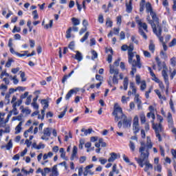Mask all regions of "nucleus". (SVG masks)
Here are the masks:
<instances>
[{
	"label": "nucleus",
	"instance_id": "obj_1",
	"mask_svg": "<svg viewBox=\"0 0 176 176\" xmlns=\"http://www.w3.org/2000/svg\"><path fill=\"white\" fill-rule=\"evenodd\" d=\"M153 146V144H152V142H151V138H149V137H147L146 144L144 142H141V146L139 148L140 157H135V160L142 168L144 167V162H145L146 159H148L149 149H152Z\"/></svg>",
	"mask_w": 176,
	"mask_h": 176
},
{
	"label": "nucleus",
	"instance_id": "obj_2",
	"mask_svg": "<svg viewBox=\"0 0 176 176\" xmlns=\"http://www.w3.org/2000/svg\"><path fill=\"white\" fill-rule=\"evenodd\" d=\"M112 115L115 116V122H119L120 119H122L124 129L131 126V120L127 119V116L123 113V110L122 107H119V104L115 103Z\"/></svg>",
	"mask_w": 176,
	"mask_h": 176
},
{
	"label": "nucleus",
	"instance_id": "obj_3",
	"mask_svg": "<svg viewBox=\"0 0 176 176\" xmlns=\"http://www.w3.org/2000/svg\"><path fill=\"white\" fill-rule=\"evenodd\" d=\"M109 73L112 75L113 74V77L109 76V79L107 80V83L110 87H113V85H118L119 84V78L118 76H119V69H115V67L112 65H109ZM113 83V85H112Z\"/></svg>",
	"mask_w": 176,
	"mask_h": 176
},
{
	"label": "nucleus",
	"instance_id": "obj_4",
	"mask_svg": "<svg viewBox=\"0 0 176 176\" xmlns=\"http://www.w3.org/2000/svg\"><path fill=\"white\" fill-rule=\"evenodd\" d=\"M133 58H134V53H128L129 64H131L132 67H137L138 68L141 69L142 67V63H141V58L140 57V55H136V60H133Z\"/></svg>",
	"mask_w": 176,
	"mask_h": 176
},
{
	"label": "nucleus",
	"instance_id": "obj_5",
	"mask_svg": "<svg viewBox=\"0 0 176 176\" xmlns=\"http://www.w3.org/2000/svg\"><path fill=\"white\" fill-rule=\"evenodd\" d=\"M153 129L155 130V135L157 138H158V141L162 142V136L160 135V133L163 131V126L162 124H155V122L153 120H151Z\"/></svg>",
	"mask_w": 176,
	"mask_h": 176
},
{
	"label": "nucleus",
	"instance_id": "obj_6",
	"mask_svg": "<svg viewBox=\"0 0 176 176\" xmlns=\"http://www.w3.org/2000/svg\"><path fill=\"white\" fill-rule=\"evenodd\" d=\"M151 24H152L153 32H154L156 36H157L159 41H161L162 44L164 43V38L162 36V26H160L159 23L157 24V27L155 26L153 23Z\"/></svg>",
	"mask_w": 176,
	"mask_h": 176
},
{
	"label": "nucleus",
	"instance_id": "obj_7",
	"mask_svg": "<svg viewBox=\"0 0 176 176\" xmlns=\"http://www.w3.org/2000/svg\"><path fill=\"white\" fill-rule=\"evenodd\" d=\"M146 13H150V15L156 24H159V18L157 17V15H156V12H153L152 5L149 2L146 3Z\"/></svg>",
	"mask_w": 176,
	"mask_h": 176
},
{
	"label": "nucleus",
	"instance_id": "obj_8",
	"mask_svg": "<svg viewBox=\"0 0 176 176\" xmlns=\"http://www.w3.org/2000/svg\"><path fill=\"white\" fill-rule=\"evenodd\" d=\"M144 162H143V167H144V166H145L144 171L146 173H148V171L149 170H153V165H152L151 163H149L148 158L146 159Z\"/></svg>",
	"mask_w": 176,
	"mask_h": 176
},
{
	"label": "nucleus",
	"instance_id": "obj_9",
	"mask_svg": "<svg viewBox=\"0 0 176 176\" xmlns=\"http://www.w3.org/2000/svg\"><path fill=\"white\" fill-rule=\"evenodd\" d=\"M43 134L44 135L41 137V140H45L46 141H47L49 140V138H46V137H50V135H52L50 128L44 129Z\"/></svg>",
	"mask_w": 176,
	"mask_h": 176
},
{
	"label": "nucleus",
	"instance_id": "obj_10",
	"mask_svg": "<svg viewBox=\"0 0 176 176\" xmlns=\"http://www.w3.org/2000/svg\"><path fill=\"white\" fill-rule=\"evenodd\" d=\"M134 100L137 104L138 109H141L142 108V102L140 100V94H135Z\"/></svg>",
	"mask_w": 176,
	"mask_h": 176
},
{
	"label": "nucleus",
	"instance_id": "obj_11",
	"mask_svg": "<svg viewBox=\"0 0 176 176\" xmlns=\"http://www.w3.org/2000/svg\"><path fill=\"white\" fill-rule=\"evenodd\" d=\"M126 12L127 13L133 12V0H129V3H126Z\"/></svg>",
	"mask_w": 176,
	"mask_h": 176
},
{
	"label": "nucleus",
	"instance_id": "obj_12",
	"mask_svg": "<svg viewBox=\"0 0 176 176\" xmlns=\"http://www.w3.org/2000/svg\"><path fill=\"white\" fill-rule=\"evenodd\" d=\"M137 24L140 25L146 32H148V25H146L145 23H142L141 20H136Z\"/></svg>",
	"mask_w": 176,
	"mask_h": 176
},
{
	"label": "nucleus",
	"instance_id": "obj_13",
	"mask_svg": "<svg viewBox=\"0 0 176 176\" xmlns=\"http://www.w3.org/2000/svg\"><path fill=\"white\" fill-rule=\"evenodd\" d=\"M111 157L109 158L108 162L109 163H112L113 162H115V160H116V159H118V154H116V153H111L110 154Z\"/></svg>",
	"mask_w": 176,
	"mask_h": 176
},
{
	"label": "nucleus",
	"instance_id": "obj_14",
	"mask_svg": "<svg viewBox=\"0 0 176 176\" xmlns=\"http://www.w3.org/2000/svg\"><path fill=\"white\" fill-rule=\"evenodd\" d=\"M162 74L166 85L168 86V75L167 74V72L166 70H162Z\"/></svg>",
	"mask_w": 176,
	"mask_h": 176
},
{
	"label": "nucleus",
	"instance_id": "obj_15",
	"mask_svg": "<svg viewBox=\"0 0 176 176\" xmlns=\"http://www.w3.org/2000/svg\"><path fill=\"white\" fill-rule=\"evenodd\" d=\"M74 70H72L68 75H65L62 79V83L63 85H65V82L68 80V78H71L72 76V74H74Z\"/></svg>",
	"mask_w": 176,
	"mask_h": 176
},
{
	"label": "nucleus",
	"instance_id": "obj_16",
	"mask_svg": "<svg viewBox=\"0 0 176 176\" xmlns=\"http://www.w3.org/2000/svg\"><path fill=\"white\" fill-rule=\"evenodd\" d=\"M76 55L74 58L77 60V61H82L83 60V56H82V53L79 51H76Z\"/></svg>",
	"mask_w": 176,
	"mask_h": 176
},
{
	"label": "nucleus",
	"instance_id": "obj_17",
	"mask_svg": "<svg viewBox=\"0 0 176 176\" xmlns=\"http://www.w3.org/2000/svg\"><path fill=\"white\" fill-rule=\"evenodd\" d=\"M117 167L116 164H114L112 167V171L109 173V176H113V173H116V174H119V170L116 169Z\"/></svg>",
	"mask_w": 176,
	"mask_h": 176
},
{
	"label": "nucleus",
	"instance_id": "obj_18",
	"mask_svg": "<svg viewBox=\"0 0 176 176\" xmlns=\"http://www.w3.org/2000/svg\"><path fill=\"white\" fill-rule=\"evenodd\" d=\"M76 153H78V147H76V146H74L73 148V151L72 157H70V160H74L75 157H76Z\"/></svg>",
	"mask_w": 176,
	"mask_h": 176
},
{
	"label": "nucleus",
	"instance_id": "obj_19",
	"mask_svg": "<svg viewBox=\"0 0 176 176\" xmlns=\"http://www.w3.org/2000/svg\"><path fill=\"white\" fill-rule=\"evenodd\" d=\"M133 130L134 134L140 133V125L139 124H133Z\"/></svg>",
	"mask_w": 176,
	"mask_h": 176
},
{
	"label": "nucleus",
	"instance_id": "obj_20",
	"mask_svg": "<svg viewBox=\"0 0 176 176\" xmlns=\"http://www.w3.org/2000/svg\"><path fill=\"white\" fill-rule=\"evenodd\" d=\"M74 93H76V90L75 89H71L67 94L65 96V100H69V98L71 97H72V94H74Z\"/></svg>",
	"mask_w": 176,
	"mask_h": 176
},
{
	"label": "nucleus",
	"instance_id": "obj_21",
	"mask_svg": "<svg viewBox=\"0 0 176 176\" xmlns=\"http://www.w3.org/2000/svg\"><path fill=\"white\" fill-rule=\"evenodd\" d=\"M21 126H23V122H20L15 128V134H19L21 132Z\"/></svg>",
	"mask_w": 176,
	"mask_h": 176
},
{
	"label": "nucleus",
	"instance_id": "obj_22",
	"mask_svg": "<svg viewBox=\"0 0 176 176\" xmlns=\"http://www.w3.org/2000/svg\"><path fill=\"white\" fill-rule=\"evenodd\" d=\"M123 86H124V90H127V89H129V78L125 77L124 78V81H123Z\"/></svg>",
	"mask_w": 176,
	"mask_h": 176
},
{
	"label": "nucleus",
	"instance_id": "obj_23",
	"mask_svg": "<svg viewBox=\"0 0 176 176\" xmlns=\"http://www.w3.org/2000/svg\"><path fill=\"white\" fill-rule=\"evenodd\" d=\"M52 174H50V175L58 176V170H57V165H54L52 167Z\"/></svg>",
	"mask_w": 176,
	"mask_h": 176
},
{
	"label": "nucleus",
	"instance_id": "obj_24",
	"mask_svg": "<svg viewBox=\"0 0 176 176\" xmlns=\"http://www.w3.org/2000/svg\"><path fill=\"white\" fill-rule=\"evenodd\" d=\"M10 53H12V54H16V56H18V57H24V56H25V54H21L19 52H16L14 51V49H13L12 47H10Z\"/></svg>",
	"mask_w": 176,
	"mask_h": 176
},
{
	"label": "nucleus",
	"instance_id": "obj_25",
	"mask_svg": "<svg viewBox=\"0 0 176 176\" xmlns=\"http://www.w3.org/2000/svg\"><path fill=\"white\" fill-rule=\"evenodd\" d=\"M67 111H68V107H65L64 109V111L60 113L59 116H58V118L59 119H63L64 116H65V113H67Z\"/></svg>",
	"mask_w": 176,
	"mask_h": 176
},
{
	"label": "nucleus",
	"instance_id": "obj_26",
	"mask_svg": "<svg viewBox=\"0 0 176 176\" xmlns=\"http://www.w3.org/2000/svg\"><path fill=\"white\" fill-rule=\"evenodd\" d=\"M148 49L150 52H152V53L155 52V44L153 43V41H150V44L148 45Z\"/></svg>",
	"mask_w": 176,
	"mask_h": 176
},
{
	"label": "nucleus",
	"instance_id": "obj_27",
	"mask_svg": "<svg viewBox=\"0 0 176 176\" xmlns=\"http://www.w3.org/2000/svg\"><path fill=\"white\" fill-rule=\"evenodd\" d=\"M90 35V33L89 32H87L84 36L80 40V41L83 43V42H85L87 41V38H89V36Z\"/></svg>",
	"mask_w": 176,
	"mask_h": 176
},
{
	"label": "nucleus",
	"instance_id": "obj_28",
	"mask_svg": "<svg viewBox=\"0 0 176 176\" xmlns=\"http://www.w3.org/2000/svg\"><path fill=\"white\" fill-rule=\"evenodd\" d=\"M145 9V0H142L140 3V12H142Z\"/></svg>",
	"mask_w": 176,
	"mask_h": 176
},
{
	"label": "nucleus",
	"instance_id": "obj_29",
	"mask_svg": "<svg viewBox=\"0 0 176 176\" xmlns=\"http://www.w3.org/2000/svg\"><path fill=\"white\" fill-rule=\"evenodd\" d=\"M72 22L73 23V25H79L80 24V21L76 18H72Z\"/></svg>",
	"mask_w": 176,
	"mask_h": 176
},
{
	"label": "nucleus",
	"instance_id": "obj_30",
	"mask_svg": "<svg viewBox=\"0 0 176 176\" xmlns=\"http://www.w3.org/2000/svg\"><path fill=\"white\" fill-rule=\"evenodd\" d=\"M6 148L7 151H10L12 148H13V142H12V140H10L7 145L6 146Z\"/></svg>",
	"mask_w": 176,
	"mask_h": 176
},
{
	"label": "nucleus",
	"instance_id": "obj_31",
	"mask_svg": "<svg viewBox=\"0 0 176 176\" xmlns=\"http://www.w3.org/2000/svg\"><path fill=\"white\" fill-rule=\"evenodd\" d=\"M129 148L131 152H134L135 151V144L133 141L129 142Z\"/></svg>",
	"mask_w": 176,
	"mask_h": 176
},
{
	"label": "nucleus",
	"instance_id": "obj_32",
	"mask_svg": "<svg viewBox=\"0 0 176 176\" xmlns=\"http://www.w3.org/2000/svg\"><path fill=\"white\" fill-rule=\"evenodd\" d=\"M91 53L92 54L91 60H96V58L98 57V54L97 53V52H96V50H91Z\"/></svg>",
	"mask_w": 176,
	"mask_h": 176
},
{
	"label": "nucleus",
	"instance_id": "obj_33",
	"mask_svg": "<svg viewBox=\"0 0 176 176\" xmlns=\"http://www.w3.org/2000/svg\"><path fill=\"white\" fill-rule=\"evenodd\" d=\"M147 21H148V24H151V28H152V23L155 26L157 27V24H156V22L153 19L151 20V16H148L146 18Z\"/></svg>",
	"mask_w": 176,
	"mask_h": 176
},
{
	"label": "nucleus",
	"instance_id": "obj_34",
	"mask_svg": "<svg viewBox=\"0 0 176 176\" xmlns=\"http://www.w3.org/2000/svg\"><path fill=\"white\" fill-rule=\"evenodd\" d=\"M139 34L144 38V39H148V36L144 32V30L141 28L139 29Z\"/></svg>",
	"mask_w": 176,
	"mask_h": 176
},
{
	"label": "nucleus",
	"instance_id": "obj_35",
	"mask_svg": "<svg viewBox=\"0 0 176 176\" xmlns=\"http://www.w3.org/2000/svg\"><path fill=\"white\" fill-rule=\"evenodd\" d=\"M140 121L142 124H144L146 122V117H145V114H140Z\"/></svg>",
	"mask_w": 176,
	"mask_h": 176
},
{
	"label": "nucleus",
	"instance_id": "obj_36",
	"mask_svg": "<svg viewBox=\"0 0 176 176\" xmlns=\"http://www.w3.org/2000/svg\"><path fill=\"white\" fill-rule=\"evenodd\" d=\"M71 32H72V28H69V29L66 31V38L67 39L71 38Z\"/></svg>",
	"mask_w": 176,
	"mask_h": 176
},
{
	"label": "nucleus",
	"instance_id": "obj_37",
	"mask_svg": "<svg viewBox=\"0 0 176 176\" xmlns=\"http://www.w3.org/2000/svg\"><path fill=\"white\" fill-rule=\"evenodd\" d=\"M168 123L169 124H173V115H171V113H168Z\"/></svg>",
	"mask_w": 176,
	"mask_h": 176
},
{
	"label": "nucleus",
	"instance_id": "obj_38",
	"mask_svg": "<svg viewBox=\"0 0 176 176\" xmlns=\"http://www.w3.org/2000/svg\"><path fill=\"white\" fill-rule=\"evenodd\" d=\"M146 89V82H145V80L142 81V84L140 86V90L142 91H144V90H145Z\"/></svg>",
	"mask_w": 176,
	"mask_h": 176
},
{
	"label": "nucleus",
	"instance_id": "obj_39",
	"mask_svg": "<svg viewBox=\"0 0 176 176\" xmlns=\"http://www.w3.org/2000/svg\"><path fill=\"white\" fill-rule=\"evenodd\" d=\"M21 82H25L27 80V78H25V72L21 71Z\"/></svg>",
	"mask_w": 176,
	"mask_h": 176
},
{
	"label": "nucleus",
	"instance_id": "obj_40",
	"mask_svg": "<svg viewBox=\"0 0 176 176\" xmlns=\"http://www.w3.org/2000/svg\"><path fill=\"white\" fill-rule=\"evenodd\" d=\"M52 27H53V20H50V23L49 24H46L44 26V28H45V30H49V28H52Z\"/></svg>",
	"mask_w": 176,
	"mask_h": 176
},
{
	"label": "nucleus",
	"instance_id": "obj_41",
	"mask_svg": "<svg viewBox=\"0 0 176 176\" xmlns=\"http://www.w3.org/2000/svg\"><path fill=\"white\" fill-rule=\"evenodd\" d=\"M41 104H43L45 106L43 107L44 109H46L49 107V102L46 100V99L41 100Z\"/></svg>",
	"mask_w": 176,
	"mask_h": 176
},
{
	"label": "nucleus",
	"instance_id": "obj_42",
	"mask_svg": "<svg viewBox=\"0 0 176 176\" xmlns=\"http://www.w3.org/2000/svg\"><path fill=\"white\" fill-rule=\"evenodd\" d=\"M106 25H107V27H109V28L112 27L113 22H112V21H111L110 18L107 19Z\"/></svg>",
	"mask_w": 176,
	"mask_h": 176
},
{
	"label": "nucleus",
	"instance_id": "obj_43",
	"mask_svg": "<svg viewBox=\"0 0 176 176\" xmlns=\"http://www.w3.org/2000/svg\"><path fill=\"white\" fill-rule=\"evenodd\" d=\"M13 59L12 58H9L8 62L6 63V67L7 68H10L11 65H12V63H13Z\"/></svg>",
	"mask_w": 176,
	"mask_h": 176
},
{
	"label": "nucleus",
	"instance_id": "obj_44",
	"mask_svg": "<svg viewBox=\"0 0 176 176\" xmlns=\"http://www.w3.org/2000/svg\"><path fill=\"white\" fill-rule=\"evenodd\" d=\"M147 118H151L153 120V122H155V113L150 112L147 113Z\"/></svg>",
	"mask_w": 176,
	"mask_h": 176
},
{
	"label": "nucleus",
	"instance_id": "obj_45",
	"mask_svg": "<svg viewBox=\"0 0 176 176\" xmlns=\"http://www.w3.org/2000/svg\"><path fill=\"white\" fill-rule=\"evenodd\" d=\"M32 14L34 15L33 19L34 20H36V19H39V15H38V11L34 10L32 12Z\"/></svg>",
	"mask_w": 176,
	"mask_h": 176
},
{
	"label": "nucleus",
	"instance_id": "obj_46",
	"mask_svg": "<svg viewBox=\"0 0 176 176\" xmlns=\"http://www.w3.org/2000/svg\"><path fill=\"white\" fill-rule=\"evenodd\" d=\"M31 98H32V96H29L27 97L26 101L25 102V105H30V104H31Z\"/></svg>",
	"mask_w": 176,
	"mask_h": 176
},
{
	"label": "nucleus",
	"instance_id": "obj_47",
	"mask_svg": "<svg viewBox=\"0 0 176 176\" xmlns=\"http://www.w3.org/2000/svg\"><path fill=\"white\" fill-rule=\"evenodd\" d=\"M154 170H156L158 173H162V165L157 164L154 167Z\"/></svg>",
	"mask_w": 176,
	"mask_h": 176
},
{
	"label": "nucleus",
	"instance_id": "obj_48",
	"mask_svg": "<svg viewBox=\"0 0 176 176\" xmlns=\"http://www.w3.org/2000/svg\"><path fill=\"white\" fill-rule=\"evenodd\" d=\"M116 21H117V24H118V25H120V24H122V16L119 15L116 17Z\"/></svg>",
	"mask_w": 176,
	"mask_h": 176
},
{
	"label": "nucleus",
	"instance_id": "obj_49",
	"mask_svg": "<svg viewBox=\"0 0 176 176\" xmlns=\"http://www.w3.org/2000/svg\"><path fill=\"white\" fill-rule=\"evenodd\" d=\"M137 66H132L131 71V75L132 76H134V74L137 72V68H135Z\"/></svg>",
	"mask_w": 176,
	"mask_h": 176
},
{
	"label": "nucleus",
	"instance_id": "obj_50",
	"mask_svg": "<svg viewBox=\"0 0 176 176\" xmlns=\"http://www.w3.org/2000/svg\"><path fill=\"white\" fill-rule=\"evenodd\" d=\"M133 50H134V45L130 44L129 46H128V54L133 53Z\"/></svg>",
	"mask_w": 176,
	"mask_h": 176
},
{
	"label": "nucleus",
	"instance_id": "obj_51",
	"mask_svg": "<svg viewBox=\"0 0 176 176\" xmlns=\"http://www.w3.org/2000/svg\"><path fill=\"white\" fill-rule=\"evenodd\" d=\"M96 80H99V82H102V80H104V77H102L100 75L96 74Z\"/></svg>",
	"mask_w": 176,
	"mask_h": 176
},
{
	"label": "nucleus",
	"instance_id": "obj_52",
	"mask_svg": "<svg viewBox=\"0 0 176 176\" xmlns=\"http://www.w3.org/2000/svg\"><path fill=\"white\" fill-rule=\"evenodd\" d=\"M170 64L173 67H175V65H176V58L175 57H173L170 59Z\"/></svg>",
	"mask_w": 176,
	"mask_h": 176
},
{
	"label": "nucleus",
	"instance_id": "obj_53",
	"mask_svg": "<svg viewBox=\"0 0 176 176\" xmlns=\"http://www.w3.org/2000/svg\"><path fill=\"white\" fill-rule=\"evenodd\" d=\"M4 76L9 77V74L7 73L6 71H3V72H1V74L0 75L1 79H2V78H3Z\"/></svg>",
	"mask_w": 176,
	"mask_h": 176
},
{
	"label": "nucleus",
	"instance_id": "obj_54",
	"mask_svg": "<svg viewBox=\"0 0 176 176\" xmlns=\"http://www.w3.org/2000/svg\"><path fill=\"white\" fill-rule=\"evenodd\" d=\"M87 31V28H81L79 32V35H83V34H85V32H86Z\"/></svg>",
	"mask_w": 176,
	"mask_h": 176
},
{
	"label": "nucleus",
	"instance_id": "obj_55",
	"mask_svg": "<svg viewBox=\"0 0 176 176\" xmlns=\"http://www.w3.org/2000/svg\"><path fill=\"white\" fill-rule=\"evenodd\" d=\"M135 80H136V83L138 85H140V83H141V76L140 75H136L135 76Z\"/></svg>",
	"mask_w": 176,
	"mask_h": 176
},
{
	"label": "nucleus",
	"instance_id": "obj_56",
	"mask_svg": "<svg viewBox=\"0 0 176 176\" xmlns=\"http://www.w3.org/2000/svg\"><path fill=\"white\" fill-rule=\"evenodd\" d=\"M12 80H13L14 85H17L19 83V79H17V76H14L12 78Z\"/></svg>",
	"mask_w": 176,
	"mask_h": 176
},
{
	"label": "nucleus",
	"instance_id": "obj_57",
	"mask_svg": "<svg viewBox=\"0 0 176 176\" xmlns=\"http://www.w3.org/2000/svg\"><path fill=\"white\" fill-rule=\"evenodd\" d=\"M23 113H25L26 115H30L31 113V109H23L22 110Z\"/></svg>",
	"mask_w": 176,
	"mask_h": 176
},
{
	"label": "nucleus",
	"instance_id": "obj_58",
	"mask_svg": "<svg viewBox=\"0 0 176 176\" xmlns=\"http://www.w3.org/2000/svg\"><path fill=\"white\" fill-rule=\"evenodd\" d=\"M10 118H12V111L9 112V114L7 116V118L4 122L5 124L8 123V122H9V120L10 119Z\"/></svg>",
	"mask_w": 176,
	"mask_h": 176
},
{
	"label": "nucleus",
	"instance_id": "obj_59",
	"mask_svg": "<svg viewBox=\"0 0 176 176\" xmlns=\"http://www.w3.org/2000/svg\"><path fill=\"white\" fill-rule=\"evenodd\" d=\"M36 149H45V144L39 143L38 145L36 147Z\"/></svg>",
	"mask_w": 176,
	"mask_h": 176
},
{
	"label": "nucleus",
	"instance_id": "obj_60",
	"mask_svg": "<svg viewBox=\"0 0 176 176\" xmlns=\"http://www.w3.org/2000/svg\"><path fill=\"white\" fill-rule=\"evenodd\" d=\"M20 31H21V28L14 26V29L12 30V33L14 34L15 32H20Z\"/></svg>",
	"mask_w": 176,
	"mask_h": 176
},
{
	"label": "nucleus",
	"instance_id": "obj_61",
	"mask_svg": "<svg viewBox=\"0 0 176 176\" xmlns=\"http://www.w3.org/2000/svg\"><path fill=\"white\" fill-rule=\"evenodd\" d=\"M176 45V38H173L172 41L169 43V47H173V46H175Z\"/></svg>",
	"mask_w": 176,
	"mask_h": 176
},
{
	"label": "nucleus",
	"instance_id": "obj_62",
	"mask_svg": "<svg viewBox=\"0 0 176 176\" xmlns=\"http://www.w3.org/2000/svg\"><path fill=\"white\" fill-rule=\"evenodd\" d=\"M131 39L132 42H133V43H135V45H138V40H137V38H135V36H132Z\"/></svg>",
	"mask_w": 176,
	"mask_h": 176
},
{
	"label": "nucleus",
	"instance_id": "obj_63",
	"mask_svg": "<svg viewBox=\"0 0 176 176\" xmlns=\"http://www.w3.org/2000/svg\"><path fill=\"white\" fill-rule=\"evenodd\" d=\"M169 104H170L171 111L175 113V109L174 108V103H173V100H170Z\"/></svg>",
	"mask_w": 176,
	"mask_h": 176
},
{
	"label": "nucleus",
	"instance_id": "obj_64",
	"mask_svg": "<svg viewBox=\"0 0 176 176\" xmlns=\"http://www.w3.org/2000/svg\"><path fill=\"white\" fill-rule=\"evenodd\" d=\"M74 47H75V43H74V41H72L69 44V49H70L71 50H74Z\"/></svg>",
	"mask_w": 176,
	"mask_h": 176
}]
</instances>
